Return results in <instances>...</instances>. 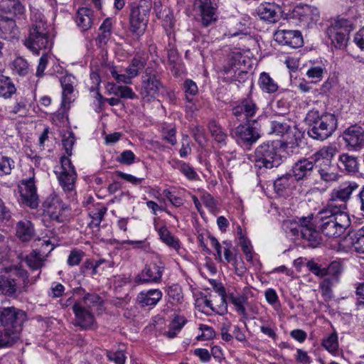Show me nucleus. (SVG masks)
<instances>
[{"instance_id": "obj_18", "label": "nucleus", "mask_w": 364, "mask_h": 364, "mask_svg": "<svg viewBox=\"0 0 364 364\" xmlns=\"http://www.w3.org/2000/svg\"><path fill=\"white\" fill-rule=\"evenodd\" d=\"M343 137L347 145L354 149L364 147V129L360 126H350L343 132Z\"/></svg>"}, {"instance_id": "obj_64", "label": "nucleus", "mask_w": 364, "mask_h": 364, "mask_svg": "<svg viewBox=\"0 0 364 364\" xmlns=\"http://www.w3.org/2000/svg\"><path fill=\"white\" fill-rule=\"evenodd\" d=\"M136 156L130 150L124 151L119 157V162L123 164L130 165L135 161Z\"/></svg>"}, {"instance_id": "obj_25", "label": "nucleus", "mask_w": 364, "mask_h": 364, "mask_svg": "<svg viewBox=\"0 0 364 364\" xmlns=\"http://www.w3.org/2000/svg\"><path fill=\"white\" fill-rule=\"evenodd\" d=\"M314 165L309 159H302L296 162L292 166V176L296 181L306 179L314 170Z\"/></svg>"}, {"instance_id": "obj_41", "label": "nucleus", "mask_w": 364, "mask_h": 364, "mask_svg": "<svg viewBox=\"0 0 364 364\" xmlns=\"http://www.w3.org/2000/svg\"><path fill=\"white\" fill-rule=\"evenodd\" d=\"M107 210L105 206H93L92 209H90L89 215L92 219L90 223V227H99Z\"/></svg>"}, {"instance_id": "obj_38", "label": "nucleus", "mask_w": 364, "mask_h": 364, "mask_svg": "<svg viewBox=\"0 0 364 364\" xmlns=\"http://www.w3.org/2000/svg\"><path fill=\"white\" fill-rule=\"evenodd\" d=\"M16 91V88L11 78L0 75V97L5 99L11 98Z\"/></svg>"}, {"instance_id": "obj_12", "label": "nucleus", "mask_w": 364, "mask_h": 364, "mask_svg": "<svg viewBox=\"0 0 364 364\" xmlns=\"http://www.w3.org/2000/svg\"><path fill=\"white\" fill-rule=\"evenodd\" d=\"M164 270L161 263L151 262L146 264L142 271L136 277V282L139 284L146 283H158L161 281Z\"/></svg>"}, {"instance_id": "obj_43", "label": "nucleus", "mask_w": 364, "mask_h": 364, "mask_svg": "<svg viewBox=\"0 0 364 364\" xmlns=\"http://www.w3.org/2000/svg\"><path fill=\"white\" fill-rule=\"evenodd\" d=\"M318 172L321 178L326 182L336 181L338 178V175L335 172L336 167L332 164H328L326 166L318 167Z\"/></svg>"}, {"instance_id": "obj_7", "label": "nucleus", "mask_w": 364, "mask_h": 364, "mask_svg": "<svg viewBox=\"0 0 364 364\" xmlns=\"http://www.w3.org/2000/svg\"><path fill=\"white\" fill-rule=\"evenodd\" d=\"M350 225V218L346 213H338L321 225L322 233L328 237H340Z\"/></svg>"}, {"instance_id": "obj_20", "label": "nucleus", "mask_w": 364, "mask_h": 364, "mask_svg": "<svg viewBox=\"0 0 364 364\" xmlns=\"http://www.w3.org/2000/svg\"><path fill=\"white\" fill-rule=\"evenodd\" d=\"M358 188V185L355 182L348 181L343 183L337 189H333L331 191L328 201L346 203L352 193Z\"/></svg>"}, {"instance_id": "obj_51", "label": "nucleus", "mask_w": 364, "mask_h": 364, "mask_svg": "<svg viewBox=\"0 0 364 364\" xmlns=\"http://www.w3.org/2000/svg\"><path fill=\"white\" fill-rule=\"evenodd\" d=\"M112 93L122 98L134 99L136 97L132 89L127 86H115L112 88Z\"/></svg>"}, {"instance_id": "obj_61", "label": "nucleus", "mask_w": 364, "mask_h": 364, "mask_svg": "<svg viewBox=\"0 0 364 364\" xmlns=\"http://www.w3.org/2000/svg\"><path fill=\"white\" fill-rule=\"evenodd\" d=\"M333 207V209L325 208L321 210H319L316 217L318 218V219L322 221V223H323L324 221L328 220L329 218H331V215H335L338 213H343V211L336 210L338 208V206Z\"/></svg>"}, {"instance_id": "obj_45", "label": "nucleus", "mask_w": 364, "mask_h": 364, "mask_svg": "<svg viewBox=\"0 0 364 364\" xmlns=\"http://www.w3.org/2000/svg\"><path fill=\"white\" fill-rule=\"evenodd\" d=\"M14 168L15 161L14 159L0 152V176H3L11 174Z\"/></svg>"}, {"instance_id": "obj_14", "label": "nucleus", "mask_w": 364, "mask_h": 364, "mask_svg": "<svg viewBox=\"0 0 364 364\" xmlns=\"http://www.w3.org/2000/svg\"><path fill=\"white\" fill-rule=\"evenodd\" d=\"M20 192V202L26 205L38 203V196L36 193V188L34 184V177L22 180L18 186Z\"/></svg>"}, {"instance_id": "obj_11", "label": "nucleus", "mask_w": 364, "mask_h": 364, "mask_svg": "<svg viewBox=\"0 0 364 364\" xmlns=\"http://www.w3.org/2000/svg\"><path fill=\"white\" fill-rule=\"evenodd\" d=\"M26 318L23 311L14 306L0 307V324L4 327L14 328V326L21 327V323Z\"/></svg>"}, {"instance_id": "obj_3", "label": "nucleus", "mask_w": 364, "mask_h": 364, "mask_svg": "<svg viewBox=\"0 0 364 364\" xmlns=\"http://www.w3.org/2000/svg\"><path fill=\"white\" fill-rule=\"evenodd\" d=\"M281 142L267 141L259 144L252 156V161L258 169H271L278 167L282 163L280 154Z\"/></svg>"}, {"instance_id": "obj_62", "label": "nucleus", "mask_w": 364, "mask_h": 364, "mask_svg": "<svg viewBox=\"0 0 364 364\" xmlns=\"http://www.w3.org/2000/svg\"><path fill=\"white\" fill-rule=\"evenodd\" d=\"M199 329L202 331V333L198 336V340L207 341L215 336V331L212 327L201 324Z\"/></svg>"}, {"instance_id": "obj_2", "label": "nucleus", "mask_w": 364, "mask_h": 364, "mask_svg": "<svg viewBox=\"0 0 364 364\" xmlns=\"http://www.w3.org/2000/svg\"><path fill=\"white\" fill-rule=\"evenodd\" d=\"M305 122L310 127L308 134L310 137L323 141L328 138L337 128V118L330 113L320 115L318 110H310L305 118Z\"/></svg>"}, {"instance_id": "obj_40", "label": "nucleus", "mask_w": 364, "mask_h": 364, "mask_svg": "<svg viewBox=\"0 0 364 364\" xmlns=\"http://www.w3.org/2000/svg\"><path fill=\"white\" fill-rule=\"evenodd\" d=\"M242 55L239 52L231 53L227 59V65L224 66L223 71L227 75L235 73L240 65Z\"/></svg>"}, {"instance_id": "obj_44", "label": "nucleus", "mask_w": 364, "mask_h": 364, "mask_svg": "<svg viewBox=\"0 0 364 364\" xmlns=\"http://www.w3.org/2000/svg\"><path fill=\"white\" fill-rule=\"evenodd\" d=\"M209 130L215 141L221 145L225 144L227 135L223 132L221 127L216 123L215 121H210L208 124Z\"/></svg>"}, {"instance_id": "obj_56", "label": "nucleus", "mask_w": 364, "mask_h": 364, "mask_svg": "<svg viewBox=\"0 0 364 364\" xmlns=\"http://www.w3.org/2000/svg\"><path fill=\"white\" fill-rule=\"evenodd\" d=\"M178 169L189 180H198L199 178L195 169L188 164L181 163L178 166Z\"/></svg>"}, {"instance_id": "obj_8", "label": "nucleus", "mask_w": 364, "mask_h": 364, "mask_svg": "<svg viewBox=\"0 0 364 364\" xmlns=\"http://www.w3.org/2000/svg\"><path fill=\"white\" fill-rule=\"evenodd\" d=\"M60 162L61 171L58 176V181L64 191L69 193L70 197H73L75 195V183L77 173L68 157L62 156Z\"/></svg>"}, {"instance_id": "obj_63", "label": "nucleus", "mask_w": 364, "mask_h": 364, "mask_svg": "<svg viewBox=\"0 0 364 364\" xmlns=\"http://www.w3.org/2000/svg\"><path fill=\"white\" fill-rule=\"evenodd\" d=\"M107 358L109 360L113 361L115 364H124L125 355L123 350H117L115 352H107Z\"/></svg>"}, {"instance_id": "obj_50", "label": "nucleus", "mask_w": 364, "mask_h": 364, "mask_svg": "<svg viewBox=\"0 0 364 364\" xmlns=\"http://www.w3.org/2000/svg\"><path fill=\"white\" fill-rule=\"evenodd\" d=\"M82 301L88 309L94 306H100L103 304V299L98 294L95 293L86 294L83 296Z\"/></svg>"}, {"instance_id": "obj_30", "label": "nucleus", "mask_w": 364, "mask_h": 364, "mask_svg": "<svg viewBox=\"0 0 364 364\" xmlns=\"http://www.w3.org/2000/svg\"><path fill=\"white\" fill-rule=\"evenodd\" d=\"M75 77L72 75H66L60 79V84L63 88L62 103L63 107L70 105L72 101V94L73 92V84Z\"/></svg>"}, {"instance_id": "obj_13", "label": "nucleus", "mask_w": 364, "mask_h": 364, "mask_svg": "<svg viewBox=\"0 0 364 364\" xmlns=\"http://www.w3.org/2000/svg\"><path fill=\"white\" fill-rule=\"evenodd\" d=\"M290 17L298 19L304 23L309 24L311 22H316L319 19L320 12L316 6L308 4H299L294 8L290 14Z\"/></svg>"}, {"instance_id": "obj_6", "label": "nucleus", "mask_w": 364, "mask_h": 364, "mask_svg": "<svg viewBox=\"0 0 364 364\" xmlns=\"http://www.w3.org/2000/svg\"><path fill=\"white\" fill-rule=\"evenodd\" d=\"M311 220L312 215L299 218V226L291 228V232L294 235H299L300 233L301 238L308 242V245L314 248L321 244V237L320 233L315 230Z\"/></svg>"}, {"instance_id": "obj_35", "label": "nucleus", "mask_w": 364, "mask_h": 364, "mask_svg": "<svg viewBox=\"0 0 364 364\" xmlns=\"http://www.w3.org/2000/svg\"><path fill=\"white\" fill-rule=\"evenodd\" d=\"M18 290L17 284L14 279L0 276V294L12 296Z\"/></svg>"}, {"instance_id": "obj_32", "label": "nucleus", "mask_w": 364, "mask_h": 364, "mask_svg": "<svg viewBox=\"0 0 364 364\" xmlns=\"http://www.w3.org/2000/svg\"><path fill=\"white\" fill-rule=\"evenodd\" d=\"M296 181L291 174H285L275 180L274 183V190L278 195L283 196L286 191L292 189L295 186Z\"/></svg>"}, {"instance_id": "obj_36", "label": "nucleus", "mask_w": 364, "mask_h": 364, "mask_svg": "<svg viewBox=\"0 0 364 364\" xmlns=\"http://www.w3.org/2000/svg\"><path fill=\"white\" fill-rule=\"evenodd\" d=\"M258 84L263 92L269 94L275 92L279 87L277 83L265 72L260 74Z\"/></svg>"}, {"instance_id": "obj_47", "label": "nucleus", "mask_w": 364, "mask_h": 364, "mask_svg": "<svg viewBox=\"0 0 364 364\" xmlns=\"http://www.w3.org/2000/svg\"><path fill=\"white\" fill-rule=\"evenodd\" d=\"M326 276L336 282L339 281V277L343 272L341 263L338 261L331 262L327 268H326Z\"/></svg>"}, {"instance_id": "obj_26", "label": "nucleus", "mask_w": 364, "mask_h": 364, "mask_svg": "<svg viewBox=\"0 0 364 364\" xmlns=\"http://www.w3.org/2000/svg\"><path fill=\"white\" fill-rule=\"evenodd\" d=\"M196 4H200L202 23L204 26H208L218 20L215 8L211 5L210 0H196Z\"/></svg>"}, {"instance_id": "obj_37", "label": "nucleus", "mask_w": 364, "mask_h": 364, "mask_svg": "<svg viewBox=\"0 0 364 364\" xmlns=\"http://www.w3.org/2000/svg\"><path fill=\"white\" fill-rule=\"evenodd\" d=\"M186 323V319L183 316L175 315L171 321L168 329L165 332V335L169 338H173L182 329Z\"/></svg>"}, {"instance_id": "obj_17", "label": "nucleus", "mask_w": 364, "mask_h": 364, "mask_svg": "<svg viewBox=\"0 0 364 364\" xmlns=\"http://www.w3.org/2000/svg\"><path fill=\"white\" fill-rule=\"evenodd\" d=\"M258 111L256 103L250 98L245 99L232 108V114L239 121H250Z\"/></svg>"}, {"instance_id": "obj_57", "label": "nucleus", "mask_w": 364, "mask_h": 364, "mask_svg": "<svg viewBox=\"0 0 364 364\" xmlns=\"http://www.w3.org/2000/svg\"><path fill=\"white\" fill-rule=\"evenodd\" d=\"M223 245H225V247H224L225 260L229 264H235L236 262L237 261V259L236 254H234L231 251V248H232L231 242L228 241V240L224 241Z\"/></svg>"}, {"instance_id": "obj_34", "label": "nucleus", "mask_w": 364, "mask_h": 364, "mask_svg": "<svg viewBox=\"0 0 364 364\" xmlns=\"http://www.w3.org/2000/svg\"><path fill=\"white\" fill-rule=\"evenodd\" d=\"M45 255V251L33 250L29 255H28L25 261L27 265L32 270H38L40 269L43 265V257Z\"/></svg>"}, {"instance_id": "obj_60", "label": "nucleus", "mask_w": 364, "mask_h": 364, "mask_svg": "<svg viewBox=\"0 0 364 364\" xmlns=\"http://www.w3.org/2000/svg\"><path fill=\"white\" fill-rule=\"evenodd\" d=\"M83 256L84 252L82 250H73L70 252L67 262L70 266L77 265L82 259Z\"/></svg>"}, {"instance_id": "obj_55", "label": "nucleus", "mask_w": 364, "mask_h": 364, "mask_svg": "<svg viewBox=\"0 0 364 364\" xmlns=\"http://www.w3.org/2000/svg\"><path fill=\"white\" fill-rule=\"evenodd\" d=\"M67 208L68 206H47V210L45 211L50 219L58 222H63V219L62 218L61 212L65 210Z\"/></svg>"}, {"instance_id": "obj_23", "label": "nucleus", "mask_w": 364, "mask_h": 364, "mask_svg": "<svg viewBox=\"0 0 364 364\" xmlns=\"http://www.w3.org/2000/svg\"><path fill=\"white\" fill-rule=\"evenodd\" d=\"M162 291L159 289H151L140 291L136 296V301L142 306H154L161 299Z\"/></svg>"}, {"instance_id": "obj_4", "label": "nucleus", "mask_w": 364, "mask_h": 364, "mask_svg": "<svg viewBox=\"0 0 364 364\" xmlns=\"http://www.w3.org/2000/svg\"><path fill=\"white\" fill-rule=\"evenodd\" d=\"M355 20L338 16L331 19L326 34L331 46L336 49H344L348 45L349 34L355 28Z\"/></svg>"}, {"instance_id": "obj_5", "label": "nucleus", "mask_w": 364, "mask_h": 364, "mask_svg": "<svg viewBox=\"0 0 364 364\" xmlns=\"http://www.w3.org/2000/svg\"><path fill=\"white\" fill-rule=\"evenodd\" d=\"M151 9V0H140L138 4L134 3L131 5L129 20L132 33L137 35L144 33Z\"/></svg>"}, {"instance_id": "obj_48", "label": "nucleus", "mask_w": 364, "mask_h": 364, "mask_svg": "<svg viewBox=\"0 0 364 364\" xmlns=\"http://www.w3.org/2000/svg\"><path fill=\"white\" fill-rule=\"evenodd\" d=\"M322 346L331 353L336 354L338 349V336L336 333L330 334L322 341Z\"/></svg>"}, {"instance_id": "obj_1", "label": "nucleus", "mask_w": 364, "mask_h": 364, "mask_svg": "<svg viewBox=\"0 0 364 364\" xmlns=\"http://www.w3.org/2000/svg\"><path fill=\"white\" fill-rule=\"evenodd\" d=\"M31 27L29 35L24 45L33 53L45 49L49 44L47 21L42 12L36 8L31 7Z\"/></svg>"}, {"instance_id": "obj_16", "label": "nucleus", "mask_w": 364, "mask_h": 364, "mask_svg": "<svg viewBox=\"0 0 364 364\" xmlns=\"http://www.w3.org/2000/svg\"><path fill=\"white\" fill-rule=\"evenodd\" d=\"M274 40L279 44L296 48L302 46L303 38L299 31L278 30L274 34Z\"/></svg>"}, {"instance_id": "obj_21", "label": "nucleus", "mask_w": 364, "mask_h": 364, "mask_svg": "<svg viewBox=\"0 0 364 364\" xmlns=\"http://www.w3.org/2000/svg\"><path fill=\"white\" fill-rule=\"evenodd\" d=\"M336 153V149L332 146H323L315 152L311 159L316 168L326 166L332 164V159Z\"/></svg>"}, {"instance_id": "obj_15", "label": "nucleus", "mask_w": 364, "mask_h": 364, "mask_svg": "<svg viewBox=\"0 0 364 364\" xmlns=\"http://www.w3.org/2000/svg\"><path fill=\"white\" fill-rule=\"evenodd\" d=\"M234 138L247 145L255 144L259 138L258 130L248 124L238 125L232 132Z\"/></svg>"}, {"instance_id": "obj_31", "label": "nucleus", "mask_w": 364, "mask_h": 364, "mask_svg": "<svg viewBox=\"0 0 364 364\" xmlns=\"http://www.w3.org/2000/svg\"><path fill=\"white\" fill-rule=\"evenodd\" d=\"M35 235L33 224L29 220H20L16 224V236L21 242H28Z\"/></svg>"}, {"instance_id": "obj_46", "label": "nucleus", "mask_w": 364, "mask_h": 364, "mask_svg": "<svg viewBox=\"0 0 364 364\" xmlns=\"http://www.w3.org/2000/svg\"><path fill=\"white\" fill-rule=\"evenodd\" d=\"M13 72L20 76H25L28 73V65L21 57L16 58L11 64Z\"/></svg>"}, {"instance_id": "obj_29", "label": "nucleus", "mask_w": 364, "mask_h": 364, "mask_svg": "<svg viewBox=\"0 0 364 364\" xmlns=\"http://www.w3.org/2000/svg\"><path fill=\"white\" fill-rule=\"evenodd\" d=\"M249 294H252V291L249 287H245L242 294L235 295L230 293L228 296L230 302L235 306L237 312L243 316L247 314L245 305L247 303Z\"/></svg>"}, {"instance_id": "obj_58", "label": "nucleus", "mask_w": 364, "mask_h": 364, "mask_svg": "<svg viewBox=\"0 0 364 364\" xmlns=\"http://www.w3.org/2000/svg\"><path fill=\"white\" fill-rule=\"evenodd\" d=\"M338 282L334 281V279H331L330 277L325 278L322 280V282L319 284V287L322 291V294L325 296L331 297L332 290V287L338 283Z\"/></svg>"}, {"instance_id": "obj_53", "label": "nucleus", "mask_w": 364, "mask_h": 364, "mask_svg": "<svg viewBox=\"0 0 364 364\" xmlns=\"http://www.w3.org/2000/svg\"><path fill=\"white\" fill-rule=\"evenodd\" d=\"M290 125L285 122L272 121L271 122L270 133L283 135L289 132Z\"/></svg>"}, {"instance_id": "obj_54", "label": "nucleus", "mask_w": 364, "mask_h": 364, "mask_svg": "<svg viewBox=\"0 0 364 364\" xmlns=\"http://www.w3.org/2000/svg\"><path fill=\"white\" fill-rule=\"evenodd\" d=\"M184 92L186 94V100H189L190 98L193 97L198 93V89L196 83L192 80H186L183 82V86Z\"/></svg>"}, {"instance_id": "obj_28", "label": "nucleus", "mask_w": 364, "mask_h": 364, "mask_svg": "<svg viewBox=\"0 0 364 364\" xmlns=\"http://www.w3.org/2000/svg\"><path fill=\"white\" fill-rule=\"evenodd\" d=\"M21 327L14 326V328L4 327L0 331V348L10 347L13 346L18 339Z\"/></svg>"}, {"instance_id": "obj_42", "label": "nucleus", "mask_w": 364, "mask_h": 364, "mask_svg": "<svg viewBox=\"0 0 364 364\" xmlns=\"http://www.w3.org/2000/svg\"><path fill=\"white\" fill-rule=\"evenodd\" d=\"M146 65V60L144 58L136 55L131 61L129 65L126 68V73L131 74V77H136L139 71L144 68Z\"/></svg>"}, {"instance_id": "obj_10", "label": "nucleus", "mask_w": 364, "mask_h": 364, "mask_svg": "<svg viewBox=\"0 0 364 364\" xmlns=\"http://www.w3.org/2000/svg\"><path fill=\"white\" fill-rule=\"evenodd\" d=\"M75 314L73 325L83 330L93 328L95 325V318L91 311L79 303H75L72 307Z\"/></svg>"}, {"instance_id": "obj_24", "label": "nucleus", "mask_w": 364, "mask_h": 364, "mask_svg": "<svg viewBox=\"0 0 364 364\" xmlns=\"http://www.w3.org/2000/svg\"><path fill=\"white\" fill-rule=\"evenodd\" d=\"M1 14L11 18H20L25 16V7L19 0H6L0 6Z\"/></svg>"}, {"instance_id": "obj_59", "label": "nucleus", "mask_w": 364, "mask_h": 364, "mask_svg": "<svg viewBox=\"0 0 364 364\" xmlns=\"http://www.w3.org/2000/svg\"><path fill=\"white\" fill-rule=\"evenodd\" d=\"M306 267L310 272L317 277H323L326 276V267H322L321 264L314 260L308 261Z\"/></svg>"}, {"instance_id": "obj_52", "label": "nucleus", "mask_w": 364, "mask_h": 364, "mask_svg": "<svg viewBox=\"0 0 364 364\" xmlns=\"http://www.w3.org/2000/svg\"><path fill=\"white\" fill-rule=\"evenodd\" d=\"M27 108V102L26 100L21 99L20 101H18L15 103V105L11 108L9 112L14 115H18V117H25L28 113Z\"/></svg>"}, {"instance_id": "obj_49", "label": "nucleus", "mask_w": 364, "mask_h": 364, "mask_svg": "<svg viewBox=\"0 0 364 364\" xmlns=\"http://www.w3.org/2000/svg\"><path fill=\"white\" fill-rule=\"evenodd\" d=\"M167 294L173 304L182 302L183 296L181 287L178 284H173L168 288Z\"/></svg>"}, {"instance_id": "obj_39", "label": "nucleus", "mask_w": 364, "mask_h": 364, "mask_svg": "<svg viewBox=\"0 0 364 364\" xmlns=\"http://www.w3.org/2000/svg\"><path fill=\"white\" fill-rule=\"evenodd\" d=\"M339 167L344 168L348 173H355L358 171V163L354 156L343 154L339 156Z\"/></svg>"}, {"instance_id": "obj_33", "label": "nucleus", "mask_w": 364, "mask_h": 364, "mask_svg": "<svg viewBox=\"0 0 364 364\" xmlns=\"http://www.w3.org/2000/svg\"><path fill=\"white\" fill-rule=\"evenodd\" d=\"M344 240L350 241L351 247L354 251L364 254V226L356 232H349Z\"/></svg>"}, {"instance_id": "obj_19", "label": "nucleus", "mask_w": 364, "mask_h": 364, "mask_svg": "<svg viewBox=\"0 0 364 364\" xmlns=\"http://www.w3.org/2000/svg\"><path fill=\"white\" fill-rule=\"evenodd\" d=\"M0 34L1 38L8 41L18 38L19 30L14 18L4 14L0 15Z\"/></svg>"}, {"instance_id": "obj_27", "label": "nucleus", "mask_w": 364, "mask_h": 364, "mask_svg": "<svg viewBox=\"0 0 364 364\" xmlns=\"http://www.w3.org/2000/svg\"><path fill=\"white\" fill-rule=\"evenodd\" d=\"M94 12L92 9L87 7L78 9L75 15V22L82 31L90 29L94 23Z\"/></svg>"}, {"instance_id": "obj_22", "label": "nucleus", "mask_w": 364, "mask_h": 364, "mask_svg": "<svg viewBox=\"0 0 364 364\" xmlns=\"http://www.w3.org/2000/svg\"><path fill=\"white\" fill-rule=\"evenodd\" d=\"M280 8L277 5L271 3L260 4L257 14L260 19L268 23H275L279 19Z\"/></svg>"}, {"instance_id": "obj_9", "label": "nucleus", "mask_w": 364, "mask_h": 364, "mask_svg": "<svg viewBox=\"0 0 364 364\" xmlns=\"http://www.w3.org/2000/svg\"><path fill=\"white\" fill-rule=\"evenodd\" d=\"M161 83L153 70L147 68L141 76V95L144 98L154 97L159 92Z\"/></svg>"}]
</instances>
